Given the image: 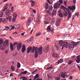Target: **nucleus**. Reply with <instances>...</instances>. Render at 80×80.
Listing matches in <instances>:
<instances>
[{
	"label": "nucleus",
	"mask_w": 80,
	"mask_h": 80,
	"mask_svg": "<svg viewBox=\"0 0 80 80\" xmlns=\"http://www.w3.org/2000/svg\"><path fill=\"white\" fill-rule=\"evenodd\" d=\"M7 8H5L4 9H3L2 10L3 12H5V10H6L7 9Z\"/></svg>",
	"instance_id": "obj_52"
},
{
	"label": "nucleus",
	"mask_w": 80,
	"mask_h": 80,
	"mask_svg": "<svg viewBox=\"0 0 80 80\" xmlns=\"http://www.w3.org/2000/svg\"><path fill=\"white\" fill-rule=\"evenodd\" d=\"M65 7H64L63 6V5H61V7L60 8L61 9H62V10H63L64 8H65Z\"/></svg>",
	"instance_id": "obj_45"
},
{
	"label": "nucleus",
	"mask_w": 80,
	"mask_h": 80,
	"mask_svg": "<svg viewBox=\"0 0 80 80\" xmlns=\"http://www.w3.org/2000/svg\"><path fill=\"white\" fill-rule=\"evenodd\" d=\"M17 50L18 51H20L22 48V43H18L17 46Z\"/></svg>",
	"instance_id": "obj_7"
},
{
	"label": "nucleus",
	"mask_w": 80,
	"mask_h": 80,
	"mask_svg": "<svg viewBox=\"0 0 80 80\" xmlns=\"http://www.w3.org/2000/svg\"><path fill=\"white\" fill-rule=\"evenodd\" d=\"M38 53L39 55H41L42 54V46L38 48L37 51L35 52L34 57L36 58H38Z\"/></svg>",
	"instance_id": "obj_1"
},
{
	"label": "nucleus",
	"mask_w": 80,
	"mask_h": 80,
	"mask_svg": "<svg viewBox=\"0 0 80 80\" xmlns=\"http://www.w3.org/2000/svg\"><path fill=\"white\" fill-rule=\"evenodd\" d=\"M45 17L44 18V20H48V15H46L45 16Z\"/></svg>",
	"instance_id": "obj_37"
},
{
	"label": "nucleus",
	"mask_w": 80,
	"mask_h": 80,
	"mask_svg": "<svg viewBox=\"0 0 80 80\" xmlns=\"http://www.w3.org/2000/svg\"><path fill=\"white\" fill-rule=\"evenodd\" d=\"M47 1L49 3H50V4H52V3L50 2L49 0H47Z\"/></svg>",
	"instance_id": "obj_61"
},
{
	"label": "nucleus",
	"mask_w": 80,
	"mask_h": 80,
	"mask_svg": "<svg viewBox=\"0 0 80 80\" xmlns=\"http://www.w3.org/2000/svg\"><path fill=\"white\" fill-rule=\"evenodd\" d=\"M58 14L59 17H61L62 18L63 17V14L61 13V11H59L58 12Z\"/></svg>",
	"instance_id": "obj_16"
},
{
	"label": "nucleus",
	"mask_w": 80,
	"mask_h": 80,
	"mask_svg": "<svg viewBox=\"0 0 80 80\" xmlns=\"http://www.w3.org/2000/svg\"><path fill=\"white\" fill-rule=\"evenodd\" d=\"M21 19H22V20H25V18L24 17H23L21 18Z\"/></svg>",
	"instance_id": "obj_55"
},
{
	"label": "nucleus",
	"mask_w": 80,
	"mask_h": 80,
	"mask_svg": "<svg viewBox=\"0 0 80 80\" xmlns=\"http://www.w3.org/2000/svg\"><path fill=\"white\" fill-rule=\"evenodd\" d=\"M8 5H9V3L7 4L6 5H4V7H7L8 6Z\"/></svg>",
	"instance_id": "obj_51"
},
{
	"label": "nucleus",
	"mask_w": 80,
	"mask_h": 80,
	"mask_svg": "<svg viewBox=\"0 0 80 80\" xmlns=\"http://www.w3.org/2000/svg\"><path fill=\"white\" fill-rule=\"evenodd\" d=\"M34 15H33V16H32V19L33 20H34L35 19V17H34Z\"/></svg>",
	"instance_id": "obj_58"
},
{
	"label": "nucleus",
	"mask_w": 80,
	"mask_h": 80,
	"mask_svg": "<svg viewBox=\"0 0 80 80\" xmlns=\"http://www.w3.org/2000/svg\"><path fill=\"white\" fill-rule=\"evenodd\" d=\"M40 77V76L38 74H36L35 76L34 77V80H35L36 78H38Z\"/></svg>",
	"instance_id": "obj_20"
},
{
	"label": "nucleus",
	"mask_w": 80,
	"mask_h": 80,
	"mask_svg": "<svg viewBox=\"0 0 80 80\" xmlns=\"http://www.w3.org/2000/svg\"><path fill=\"white\" fill-rule=\"evenodd\" d=\"M48 10H46V12L49 15H51V13L50 12H52L53 10V7L52 5L49 6L48 8Z\"/></svg>",
	"instance_id": "obj_4"
},
{
	"label": "nucleus",
	"mask_w": 80,
	"mask_h": 80,
	"mask_svg": "<svg viewBox=\"0 0 80 80\" xmlns=\"http://www.w3.org/2000/svg\"><path fill=\"white\" fill-rule=\"evenodd\" d=\"M77 59L76 60V62L78 63H80V58H77Z\"/></svg>",
	"instance_id": "obj_25"
},
{
	"label": "nucleus",
	"mask_w": 80,
	"mask_h": 80,
	"mask_svg": "<svg viewBox=\"0 0 80 80\" xmlns=\"http://www.w3.org/2000/svg\"><path fill=\"white\" fill-rule=\"evenodd\" d=\"M10 48L12 51L13 50V44L12 43H10Z\"/></svg>",
	"instance_id": "obj_17"
},
{
	"label": "nucleus",
	"mask_w": 80,
	"mask_h": 80,
	"mask_svg": "<svg viewBox=\"0 0 80 80\" xmlns=\"http://www.w3.org/2000/svg\"><path fill=\"white\" fill-rule=\"evenodd\" d=\"M1 21H2V23H6V22H7L6 19L4 18L3 19L2 18Z\"/></svg>",
	"instance_id": "obj_23"
},
{
	"label": "nucleus",
	"mask_w": 80,
	"mask_h": 80,
	"mask_svg": "<svg viewBox=\"0 0 80 80\" xmlns=\"http://www.w3.org/2000/svg\"><path fill=\"white\" fill-rule=\"evenodd\" d=\"M37 23H38V24H39V23H40V20H38Z\"/></svg>",
	"instance_id": "obj_59"
},
{
	"label": "nucleus",
	"mask_w": 80,
	"mask_h": 80,
	"mask_svg": "<svg viewBox=\"0 0 80 80\" xmlns=\"http://www.w3.org/2000/svg\"><path fill=\"white\" fill-rule=\"evenodd\" d=\"M8 41L6 40L4 41V43H3V46H0V49L2 50H4L6 47L8 46Z\"/></svg>",
	"instance_id": "obj_2"
},
{
	"label": "nucleus",
	"mask_w": 80,
	"mask_h": 80,
	"mask_svg": "<svg viewBox=\"0 0 80 80\" xmlns=\"http://www.w3.org/2000/svg\"><path fill=\"white\" fill-rule=\"evenodd\" d=\"M53 65L51 64L50 65V66L49 67H48L47 68V70H50V69H53V66H52Z\"/></svg>",
	"instance_id": "obj_26"
},
{
	"label": "nucleus",
	"mask_w": 80,
	"mask_h": 80,
	"mask_svg": "<svg viewBox=\"0 0 80 80\" xmlns=\"http://www.w3.org/2000/svg\"><path fill=\"white\" fill-rule=\"evenodd\" d=\"M67 11H68V15H71V11L69 9H68Z\"/></svg>",
	"instance_id": "obj_36"
},
{
	"label": "nucleus",
	"mask_w": 80,
	"mask_h": 80,
	"mask_svg": "<svg viewBox=\"0 0 80 80\" xmlns=\"http://www.w3.org/2000/svg\"><path fill=\"white\" fill-rule=\"evenodd\" d=\"M66 13L64 12L63 13V15H64V16L65 17H67V15H68V13H67V12L66 11Z\"/></svg>",
	"instance_id": "obj_35"
},
{
	"label": "nucleus",
	"mask_w": 80,
	"mask_h": 80,
	"mask_svg": "<svg viewBox=\"0 0 80 80\" xmlns=\"http://www.w3.org/2000/svg\"><path fill=\"white\" fill-rule=\"evenodd\" d=\"M36 80H42V79H40V78H38Z\"/></svg>",
	"instance_id": "obj_64"
},
{
	"label": "nucleus",
	"mask_w": 80,
	"mask_h": 80,
	"mask_svg": "<svg viewBox=\"0 0 80 80\" xmlns=\"http://www.w3.org/2000/svg\"><path fill=\"white\" fill-rule=\"evenodd\" d=\"M16 18H15L13 17L12 18V21L13 22H15V21H16L15 19H16Z\"/></svg>",
	"instance_id": "obj_42"
},
{
	"label": "nucleus",
	"mask_w": 80,
	"mask_h": 80,
	"mask_svg": "<svg viewBox=\"0 0 80 80\" xmlns=\"http://www.w3.org/2000/svg\"><path fill=\"white\" fill-rule=\"evenodd\" d=\"M3 43V40L2 39H0V46H1Z\"/></svg>",
	"instance_id": "obj_34"
},
{
	"label": "nucleus",
	"mask_w": 80,
	"mask_h": 80,
	"mask_svg": "<svg viewBox=\"0 0 80 80\" xmlns=\"http://www.w3.org/2000/svg\"><path fill=\"white\" fill-rule=\"evenodd\" d=\"M8 51H9V50H6L5 51V53H6V54H7V53H8Z\"/></svg>",
	"instance_id": "obj_47"
},
{
	"label": "nucleus",
	"mask_w": 80,
	"mask_h": 80,
	"mask_svg": "<svg viewBox=\"0 0 80 80\" xmlns=\"http://www.w3.org/2000/svg\"><path fill=\"white\" fill-rule=\"evenodd\" d=\"M62 62H63V59H61L59 60H58V64L60 63H62Z\"/></svg>",
	"instance_id": "obj_19"
},
{
	"label": "nucleus",
	"mask_w": 80,
	"mask_h": 80,
	"mask_svg": "<svg viewBox=\"0 0 80 80\" xmlns=\"http://www.w3.org/2000/svg\"><path fill=\"white\" fill-rule=\"evenodd\" d=\"M60 20H61V19L59 18L58 19V21H57L55 23L56 25V26H58L60 25Z\"/></svg>",
	"instance_id": "obj_13"
},
{
	"label": "nucleus",
	"mask_w": 80,
	"mask_h": 80,
	"mask_svg": "<svg viewBox=\"0 0 80 80\" xmlns=\"http://www.w3.org/2000/svg\"><path fill=\"white\" fill-rule=\"evenodd\" d=\"M68 62V65H70V64H72V62H73V60H70Z\"/></svg>",
	"instance_id": "obj_32"
},
{
	"label": "nucleus",
	"mask_w": 80,
	"mask_h": 80,
	"mask_svg": "<svg viewBox=\"0 0 80 80\" xmlns=\"http://www.w3.org/2000/svg\"><path fill=\"white\" fill-rule=\"evenodd\" d=\"M14 68H15V67H14L13 66V65L11 66V69H13Z\"/></svg>",
	"instance_id": "obj_54"
},
{
	"label": "nucleus",
	"mask_w": 80,
	"mask_h": 80,
	"mask_svg": "<svg viewBox=\"0 0 80 80\" xmlns=\"http://www.w3.org/2000/svg\"><path fill=\"white\" fill-rule=\"evenodd\" d=\"M64 42H63V41L62 40L60 41L59 43L60 46L61 47H62V46L63 45V44H64Z\"/></svg>",
	"instance_id": "obj_15"
},
{
	"label": "nucleus",
	"mask_w": 80,
	"mask_h": 80,
	"mask_svg": "<svg viewBox=\"0 0 80 80\" xmlns=\"http://www.w3.org/2000/svg\"><path fill=\"white\" fill-rule=\"evenodd\" d=\"M18 42H14V43H13V44H12L13 45V46H14V47H15V45H17H17H18Z\"/></svg>",
	"instance_id": "obj_39"
},
{
	"label": "nucleus",
	"mask_w": 80,
	"mask_h": 80,
	"mask_svg": "<svg viewBox=\"0 0 80 80\" xmlns=\"http://www.w3.org/2000/svg\"><path fill=\"white\" fill-rule=\"evenodd\" d=\"M21 66V64H20V62H18V63L17 65V68H20V67Z\"/></svg>",
	"instance_id": "obj_33"
},
{
	"label": "nucleus",
	"mask_w": 80,
	"mask_h": 80,
	"mask_svg": "<svg viewBox=\"0 0 80 80\" xmlns=\"http://www.w3.org/2000/svg\"><path fill=\"white\" fill-rule=\"evenodd\" d=\"M61 4L57 3L54 5V8H60Z\"/></svg>",
	"instance_id": "obj_8"
},
{
	"label": "nucleus",
	"mask_w": 80,
	"mask_h": 80,
	"mask_svg": "<svg viewBox=\"0 0 80 80\" xmlns=\"http://www.w3.org/2000/svg\"><path fill=\"white\" fill-rule=\"evenodd\" d=\"M41 34H42V32H39L36 34V37H38V36H40Z\"/></svg>",
	"instance_id": "obj_24"
},
{
	"label": "nucleus",
	"mask_w": 80,
	"mask_h": 80,
	"mask_svg": "<svg viewBox=\"0 0 80 80\" xmlns=\"http://www.w3.org/2000/svg\"><path fill=\"white\" fill-rule=\"evenodd\" d=\"M63 10H64V11L65 12H66V10H67L68 9H67V8H66V7H64V8L63 9Z\"/></svg>",
	"instance_id": "obj_48"
},
{
	"label": "nucleus",
	"mask_w": 80,
	"mask_h": 80,
	"mask_svg": "<svg viewBox=\"0 0 80 80\" xmlns=\"http://www.w3.org/2000/svg\"><path fill=\"white\" fill-rule=\"evenodd\" d=\"M58 3H63V0H59V1L58 2Z\"/></svg>",
	"instance_id": "obj_44"
},
{
	"label": "nucleus",
	"mask_w": 80,
	"mask_h": 80,
	"mask_svg": "<svg viewBox=\"0 0 80 80\" xmlns=\"http://www.w3.org/2000/svg\"><path fill=\"white\" fill-rule=\"evenodd\" d=\"M44 23L45 24H49V22H48L47 21H45L44 22Z\"/></svg>",
	"instance_id": "obj_50"
},
{
	"label": "nucleus",
	"mask_w": 80,
	"mask_h": 80,
	"mask_svg": "<svg viewBox=\"0 0 80 80\" xmlns=\"http://www.w3.org/2000/svg\"><path fill=\"white\" fill-rule=\"evenodd\" d=\"M14 8V7H13V6H12L11 7V12H13V8Z\"/></svg>",
	"instance_id": "obj_49"
},
{
	"label": "nucleus",
	"mask_w": 80,
	"mask_h": 80,
	"mask_svg": "<svg viewBox=\"0 0 80 80\" xmlns=\"http://www.w3.org/2000/svg\"><path fill=\"white\" fill-rule=\"evenodd\" d=\"M22 74H23L24 75H25V74H27V71H25L22 72Z\"/></svg>",
	"instance_id": "obj_43"
},
{
	"label": "nucleus",
	"mask_w": 80,
	"mask_h": 80,
	"mask_svg": "<svg viewBox=\"0 0 80 80\" xmlns=\"http://www.w3.org/2000/svg\"><path fill=\"white\" fill-rule=\"evenodd\" d=\"M71 16H72V15L68 14V18L67 19V20H69V18H71Z\"/></svg>",
	"instance_id": "obj_46"
},
{
	"label": "nucleus",
	"mask_w": 80,
	"mask_h": 80,
	"mask_svg": "<svg viewBox=\"0 0 80 80\" xmlns=\"http://www.w3.org/2000/svg\"><path fill=\"white\" fill-rule=\"evenodd\" d=\"M33 38H34L32 36L29 39L30 41L31 42H32V41H33Z\"/></svg>",
	"instance_id": "obj_41"
},
{
	"label": "nucleus",
	"mask_w": 80,
	"mask_h": 80,
	"mask_svg": "<svg viewBox=\"0 0 80 80\" xmlns=\"http://www.w3.org/2000/svg\"><path fill=\"white\" fill-rule=\"evenodd\" d=\"M12 16H9L8 17H7L6 18L7 20H8L9 21V22H10L12 20Z\"/></svg>",
	"instance_id": "obj_22"
},
{
	"label": "nucleus",
	"mask_w": 80,
	"mask_h": 80,
	"mask_svg": "<svg viewBox=\"0 0 80 80\" xmlns=\"http://www.w3.org/2000/svg\"><path fill=\"white\" fill-rule=\"evenodd\" d=\"M31 22V20L30 19H29L28 20V21H27V24L29 25V24H30V23Z\"/></svg>",
	"instance_id": "obj_31"
},
{
	"label": "nucleus",
	"mask_w": 80,
	"mask_h": 80,
	"mask_svg": "<svg viewBox=\"0 0 80 80\" xmlns=\"http://www.w3.org/2000/svg\"><path fill=\"white\" fill-rule=\"evenodd\" d=\"M50 50V49H49V45H48L47 47H45V50H44V52L45 53H47V52H48V51Z\"/></svg>",
	"instance_id": "obj_10"
},
{
	"label": "nucleus",
	"mask_w": 80,
	"mask_h": 80,
	"mask_svg": "<svg viewBox=\"0 0 80 80\" xmlns=\"http://www.w3.org/2000/svg\"><path fill=\"white\" fill-rule=\"evenodd\" d=\"M21 50L22 53H24L25 50H26V48H25V45H23L22 46Z\"/></svg>",
	"instance_id": "obj_12"
},
{
	"label": "nucleus",
	"mask_w": 80,
	"mask_h": 80,
	"mask_svg": "<svg viewBox=\"0 0 80 80\" xmlns=\"http://www.w3.org/2000/svg\"><path fill=\"white\" fill-rule=\"evenodd\" d=\"M38 47H35L34 46L33 47V48L31 47V53H34V52H37V48Z\"/></svg>",
	"instance_id": "obj_5"
},
{
	"label": "nucleus",
	"mask_w": 80,
	"mask_h": 80,
	"mask_svg": "<svg viewBox=\"0 0 80 80\" xmlns=\"http://www.w3.org/2000/svg\"><path fill=\"white\" fill-rule=\"evenodd\" d=\"M71 48H74L76 46L78 45V43L77 42H74L73 41H72L71 42Z\"/></svg>",
	"instance_id": "obj_6"
},
{
	"label": "nucleus",
	"mask_w": 80,
	"mask_h": 80,
	"mask_svg": "<svg viewBox=\"0 0 80 80\" xmlns=\"http://www.w3.org/2000/svg\"><path fill=\"white\" fill-rule=\"evenodd\" d=\"M48 8V5L46 4L45 5V9H46V10H47Z\"/></svg>",
	"instance_id": "obj_38"
},
{
	"label": "nucleus",
	"mask_w": 80,
	"mask_h": 80,
	"mask_svg": "<svg viewBox=\"0 0 80 80\" xmlns=\"http://www.w3.org/2000/svg\"><path fill=\"white\" fill-rule=\"evenodd\" d=\"M51 25L48 26L47 28V30L48 31H51Z\"/></svg>",
	"instance_id": "obj_28"
},
{
	"label": "nucleus",
	"mask_w": 80,
	"mask_h": 80,
	"mask_svg": "<svg viewBox=\"0 0 80 80\" xmlns=\"http://www.w3.org/2000/svg\"><path fill=\"white\" fill-rule=\"evenodd\" d=\"M29 10H30V11L31 12H32V11L33 10V9H32V8H30Z\"/></svg>",
	"instance_id": "obj_63"
},
{
	"label": "nucleus",
	"mask_w": 80,
	"mask_h": 80,
	"mask_svg": "<svg viewBox=\"0 0 80 80\" xmlns=\"http://www.w3.org/2000/svg\"><path fill=\"white\" fill-rule=\"evenodd\" d=\"M64 3L65 5H67V2L66 1H64Z\"/></svg>",
	"instance_id": "obj_62"
},
{
	"label": "nucleus",
	"mask_w": 80,
	"mask_h": 80,
	"mask_svg": "<svg viewBox=\"0 0 80 80\" xmlns=\"http://www.w3.org/2000/svg\"><path fill=\"white\" fill-rule=\"evenodd\" d=\"M48 20H51V18H50V17H48Z\"/></svg>",
	"instance_id": "obj_53"
},
{
	"label": "nucleus",
	"mask_w": 80,
	"mask_h": 80,
	"mask_svg": "<svg viewBox=\"0 0 80 80\" xmlns=\"http://www.w3.org/2000/svg\"><path fill=\"white\" fill-rule=\"evenodd\" d=\"M47 76H48V77L49 78H52V77L48 75Z\"/></svg>",
	"instance_id": "obj_56"
},
{
	"label": "nucleus",
	"mask_w": 80,
	"mask_h": 80,
	"mask_svg": "<svg viewBox=\"0 0 80 80\" xmlns=\"http://www.w3.org/2000/svg\"><path fill=\"white\" fill-rule=\"evenodd\" d=\"M63 74V72H62L61 73V77L62 78H65V76Z\"/></svg>",
	"instance_id": "obj_27"
},
{
	"label": "nucleus",
	"mask_w": 80,
	"mask_h": 80,
	"mask_svg": "<svg viewBox=\"0 0 80 80\" xmlns=\"http://www.w3.org/2000/svg\"><path fill=\"white\" fill-rule=\"evenodd\" d=\"M52 56L54 58H57L58 57V55L57 54L53 53L52 54Z\"/></svg>",
	"instance_id": "obj_18"
},
{
	"label": "nucleus",
	"mask_w": 80,
	"mask_h": 80,
	"mask_svg": "<svg viewBox=\"0 0 80 80\" xmlns=\"http://www.w3.org/2000/svg\"><path fill=\"white\" fill-rule=\"evenodd\" d=\"M30 2L31 3V6L32 7H33V6H34V5H35V2L32 1V0H30Z\"/></svg>",
	"instance_id": "obj_21"
},
{
	"label": "nucleus",
	"mask_w": 80,
	"mask_h": 80,
	"mask_svg": "<svg viewBox=\"0 0 80 80\" xmlns=\"http://www.w3.org/2000/svg\"><path fill=\"white\" fill-rule=\"evenodd\" d=\"M3 11L0 12V18H2L3 17Z\"/></svg>",
	"instance_id": "obj_30"
},
{
	"label": "nucleus",
	"mask_w": 80,
	"mask_h": 80,
	"mask_svg": "<svg viewBox=\"0 0 80 80\" xmlns=\"http://www.w3.org/2000/svg\"><path fill=\"white\" fill-rule=\"evenodd\" d=\"M10 13H11V10L8 9L6 12V14L7 16H9L10 15Z\"/></svg>",
	"instance_id": "obj_11"
},
{
	"label": "nucleus",
	"mask_w": 80,
	"mask_h": 80,
	"mask_svg": "<svg viewBox=\"0 0 80 80\" xmlns=\"http://www.w3.org/2000/svg\"><path fill=\"white\" fill-rule=\"evenodd\" d=\"M64 36L65 37H70V35L69 34H65Z\"/></svg>",
	"instance_id": "obj_40"
},
{
	"label": "nucleus",
	"mask_w": 80,
	"mask_h": 80,
	"mask_svg": "<svg viewBox=\"0 0 80 80\" xmlns=\"http://www.w3.org/2000/svg\"><path fill=\"white\" fill-rule=\"evenodd\" d=\"M69 78H70V79H71V80L73 79V77H72L71 76H70L69 77Z\"/></svg>",
	"instance_id": "obj_60"
},
{
	"label": "nucleus",
	"mask_w": 80,
	"mask_h": 80,
	"mask_svg": "<svg viewBox=\"0 0 80 80\" xmlns=\"http://www.w3.org/2000/svg\"><path fill=\"white\" fill-rule=\"evenodd\" d=\"M78 12H77V13L75 14V15H77L78 17Z\"/></svg>",
	"instance_id": "obj_57"
},
{
	"label": "nucleus",
	"mask_w": 80,
	"mask_h": 80,
	"mask_svg": "<svg viewBox=\"0 0 80 80\" xmlns=\"http://www.w3.org/2000/svg\"><path fill=\"white\" fill-rule=\"evenodd\" d=\"M64 47H66V48H68L69 47L70 48H72L71 44H69L67 42H64V44L62 47L61 48L62 50H63L64 48Z\"/></svg>",
	"instance_id": "obj_3"
},
{
	"label": "nucleus",
	"mask_w": 80,
	"mask_h": 80,
	"mask_svg": "<svg viewBox=\"0 0 80 80\" xmlns=\"http://www.w3.org/2000/svg\"><path fill=\"white\" fill-rule=\"evenodd\" d=\"M12 15L13 17H14V18H17V13L16 12H14L13 13V14H12Z\"/></svg>",
	"instance_id": "obj_29"
},
{
	"label": "nucleus",
	"mask_w": 80,
	"mask_h": 80,
	"mask_svg": "<svg viewBox=\"0 0 80 80\" xmlns=\"http://www.w3.org/2000/svg\"><path fill=\"white\" fill-rule=\"evenodd\" d=\"M68 8H69V9H70V10H75V8H76V7L75 6L73 5L72 6H69L68 7Z\"/></svg>",
	"instance_id": "obj_9"
},
{
	"label": "nucleus",
	"mask_w": 80,
	"mask_h": 80,
	"mask_svg": "<svg viewBox=\"0 0 80 80\" xmlns=\"http://www.w3.org/2000/svg\"><path fill=\"white\" fill-rule=\"evenodd\" d=\"M32 50V46L29 47L27 49V52L29 53Z\"/></svg>",
	"instance_id": "obj_14"
}]
</instances>
